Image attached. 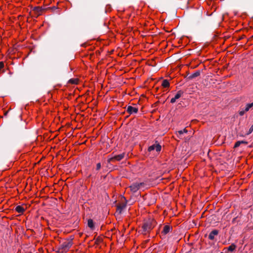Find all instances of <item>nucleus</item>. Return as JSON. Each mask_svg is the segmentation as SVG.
<instances>
[{"mask_svg": "<svg viewBox=\"0 0 253 253\" xmlns=\"http://www.w3.org/2000/svg\"><path fill=\"white\" fill-rule=\"evenodd\" d=\"M156 224L157 222L154 219L149 218L144 220L142 224L141 233L143 235L149 234Z\"/></svg>", "mask_w": 253, "mask_h": 253, "instance_id": "nucleus-1", "label": "nucleus"}, {"mask_svg": "<svg viewBox=\"0 0 253 253\" xmlns=\"http://www.w3.org/2000/svg\"><path fill=\"white\" fill-rule=\"evenodd\" d=\"M73 245L72 239H67L62 243L57 248L58 253H66Z\"/></svg>", "mask_w": 253, "mask_h": 253, "instance_id": "nucleus-2", "label": "nucleus"}, {"mask_svg": "<svg viewBox=\"0 0 253 253\" xmlns=\"http://www.w3.org/2000/svg\"><path fill=\"white\" fill-rule=\"evenodd\" d=\"M126 204L127 200L124 197H122L121 202L116 206L117 212H118L120 214L121 213L123 210L126 208Z\"/></svg>", "mask_w": 253, "mask_h": 253, "instance_id": "nucleus-3", "label": "nucleus"}, {"mask_svg": "<svg viewBox=\"0 0 253 253\" xmlns=\"http://www.w3.org/2000/svg\"><path fill=\"white\" fill-rule=\"evenodd\" d=\"M145 183L144 182H134L131 185L129 186L130 191L133 193L136 192L142 186H144Z\"/></svg>", "mask_w": 253, "mask_h": 253, "instance_id": "nucleus-4", "label": "nucleus"}, {"mask_svg": "<svg viewBox=\"0 0 253 253\" xmlns=\"http://www.w3.org/2000/svg\"><path fill=\"white\" fill-rule=\"evenodd\" d=\"M156 150V151L159 153L162 149V146L161 145L158 143L157 141H155V144L149 146L148 148V151L149 152H151L152 151H153L154 150Z\"/></svg>", "mask_w": 253, "mask_h": 253, "instance_id": "nucleus-5", "label": "nucleus"}, {"mask_svg": "<svg viewBox=\"0 0 253 253\" xmlns=\"http://www.w3.org/2000/svg\"><path fill=\"white\" fill-rule=\"evenodd\" d=\"M219 234V231L217 229H214L212 230L209 235L208 238L209 240L216 242V236H217Z\"/></svg>", "mask_w": 253, "mask_h": 253, "instance_id": "nucleus-6", "label": "nucleus"}, {"mask_svg": "<svg viewBox=\"0 0 253 253\" xmlns=\"http://www.w3.org/2000/svg\"><path fill=\"white\" fill-rule=\"evenodd\" d=\"M125 153H122L118 155H116L114 157L109 159L108 161L109 163L113 162L115 161H120L125 157Z\"/></svg>", "mask_w": 253, "mask_h": 253, "instance_id": "nucleus-7", "label": "nucleus"}, {"mask_svg": "<svg viewBox=\"0 0 253 253\" xmlns=\"http://www.w3.org/2000/svg\"><path fill=\"white\" fill-rule=\"evenodd\" d=\"M126 111L128 114L131 115L133 113H134V114L137 113L138 111V109L137 108L131 106H128L127 107Z\"/></svg>", "mask_w": 253, "mask_h": 253, "instance_id": "nucleus-8", "label": "nucleus"}, {"mask_svg": "<svg viewBox=\"0 0 253 253\" xmlns=\"http://www.w3.org/2000/svg\"><path fill=\"white\" fill-rule=\"evenodd\" d=\"M171 230H172L171 226L168 225H165L163 228V230L161 232V234H162L163 235H165L167 234L168 233H169Z\"/></svg>", "mask_w": 253, "mask_h": 253, "instance_id": "nucleus-9", "label": "nucleus"}, {"mask_svg": "<svg viewBox=\"0 0 253 253\" xmlns=\"http://www.w3.org/2000/svg\"><path fill=\"white\" fill-rule=\"evenodd\" d=\"M44 9L40 6H36L33 8V11L37 14V15H41Z\"/></svg>", "mask_w": 253, "mask_h": 253, "instance_id": "nucleus-10", "label": "nucleus"}, {"mask_svg": "<svg viewBox=\"0 0 253 253\" xmlns=\"http://www.w3.org/2000/svg\"><path fill=\"white\" fill-rule=\"evenodd\" d=\"M236 248V246L234 244H231L228 248H224V250H227L225 251V253H227L228 252H233Z\"/></svg>", "mask_w": 253, "mask_h": 253, "instance_id": "nucleus-11", "label": "nucleus"}, {"mask_svg": "<svg viewBox=\"0 0 253 253\" xmlns=\"http://www.w3.org/2000/svg\"><path fill=\"white\" fill-rule=\"evenodd\" d=\"M201 74V71L200 70L196 71L195 73L190 75L188 79L189 80H192L193 79H194L198 76H199Z\"/></svg>", "mask_w": 253, "mask_h": 253, "instance_id": "nucleus-12", "label": "nucleus"}, {"mask_svg": "<svg viewBox=\"0 0 253 253\" xmlns=\"http://www.w3.org/2000/svg\"><path fill=\"white\" fill-rule=\"evenodd\" d=\"M15 210L18 213L23 214L25 211V209L22 206H17L16 207Z\"/></svg>", "mask_w": 253, "mask_h": 253, "instance_id": "nucleus-13", "label": "nucleus"}, {"mask_svg": "<svg viewBox=\"0 0 253 253\" xmlns=\"http://www.w3.org/2000/svg\"><path fill=\"white\" fill-rule=\"evenodd\" d=\"M87 225L92 230L94 229L95 226L94 223L92 219H89L87 220Z\"/></svg>", "mask_w": 253, "mask_h": 253, "instance_id": "nucleus-14", "label": "nucleus"}, {"mask_svg": "<svg viewBox=\"0 0 253 253\" xmlns=\"http://www.w3.org/2000/svg\"><path fill=\"white\" fill-rule=\"evenodd\" d=\"M79 80L77 78H72L68 81V83L72 84H78Z\"/></svg>", "mask_w": 253, "mask_h": 253, "instance_id": "nucleus-15", "label": "nucleus"}, {"mask_svg": "<svg viewBox=\"0 0 253 253\" xmlns=\"http://www.w3.org/2000/svg\"><path fill=\"white\" fill-rule=\"evenodd\" d=\"M241 144H244L245 145H247L248 144V142L245 141H238L235 143L234 146V148H236L239 147Z\"/></svg>", "mask_w": 253, "mask_h": 253, "instance_id": "nucleus-16", "label": "nucleus"}, {"mask_svg": "<svg viewBox=\"0 0 253 253\" xmlns=\"http://www.w3.org/2000/svg\"><path fill=\"white\" fill-rule=\"evenodd\" d=\"M169 85H170L169 83L168 80H164L163 81V82L162 84V86L164 88L169 87Z\"/></svg>", "mask_w": 253, "mask_h": 253, "instance_id": "nucleus-17", "label": "nucleus"}, {"mask_svg": "<svg viewBox=\"0 0 253 253\" xmlns=\"http://www.w3.org/2000/svg\"><path fill=\"white\" fill-rule=\"evenodd\" d=\"M253 107V102L251 103H248L246 105L245 108L244 109L245 111H249Z\"/></svg>", "mask_w": 253, "mask_h": 253, "instance_id": "nucleus-18", "label": "nucleus"}, {"mask_svg": "<svg viewBox=\"0 0 253 253\" xmlns=\"http://www.w3.org/2000/svg\"><path fill=\"white\" fill-rule=\"evenodd\" d=\"M183 94V91L182 90H179L177 91V93L174 97L176 100L179 99Z\"/></svg>", "mask_w": 253, "mask_h": 253, "instance_id": "nucleus-19", "label": "nucleus"}, {"mask_svg": "<svg viewBox=\"0 0 253 253\" xmlns=\"http://www.w3.org/2000/svg\"><path fill=\"white\" fill-rule=\"evenodd\" d=\"M4 68V63L3 61L0 62V72L1 73H4L5 70Z\"/></svg>", "mask_w": 253, "mask_h": 253, "instance_id": "nucleus-20", "label": "nucleus"}, {"mask_svg": "<svg viewBox=\"0 0 253 253\" xmlns=\"http://www.w3.org/2000/svg\"><path fill=\"white\" fill-rule=\"evenodd\" d=\"M111 11V5L109 4L107 5L105 7V12L107 13L108 12H110Z\"/></svg>", "mask_w": 253, "mask_h": 253, "instance_id": "nucleus-21", "label": "nucleus"}, {"mask_svg": "<svg viewBox=\"0 0 253 253\" xmlns=\"http://www.w3.org/2000/svg\"><path fill=\"white\" fill-rule=\"evenodd\" d=\"M177 135H178V137L180 139H182V135L183 134L182 130L178 131L177 132Z\"/></svg>", "mask_w": 253, "mask_h": 253, "instance_id": "nucleus-22", "label": "nucleus"}, {"mask_svg": "<svg viewBox=\"0 0 253 253\" xmlns=\"http://www.w3.org/2000/svg\"><path fill=\"white\" fill-rule=\"evenodd\" d=\"M246 112H247L245 111L244 109H242V110H240L239 111V114L240 115V116H243L245 114V113Z\"/></svg>", "mask_w": 253, "mask_h": 253, "instance_id": "nucleus-23", "label": "nucleus"}, {"mask_svg": "<svg viewBox=\"0 0 253 253\" xmlns=\"http://www.w3.org/2000/svg\"><path fill=\"white\" fill-rule=\"evenodd\" d=\"M253 131V125L250 128L248 132L247 133V135H249L250 134H251V133H252V132Z\"/></svg>", "mask_w": 253, "mask_h": 253, "instance_id": "nucleus-24", "label": "nucleus"}, {"mask_svg": "<svg viewBox=\"0 0 253 253\" xmlns=\"http://www.w3.org/2000/svg\"><path fill=\"white\" fill-rule=\"evenodd\" d=\"M101 164L100 163H97L96 165V170H99L101 169Z\"/></svg>", "mask_w": 253, "mask_h": 253, "instance_id": "nucleus-25", "label": "nucleus"}, {"mask_svg": "<svg viewBox=\"0 0 253 253\" xmlns=\"http://www.w3.org/2000/svg\"><path fill=\"white\" fill-rule=\"evenodd\" d=\"M176 100V99L174 97L172 98L170 100V103H174L175 102Z\"/></svg>", "mask_w": 253, "mask_h": 253, "instance_id": "nucleus-26", "label": "nucleus"}, {"mask_svg": "<svg viewBox=\"0 0 253 253\" xmlns=\"http://www.w3.org/2000/svg\"><path fill=\"white\" fill-rule=\"evenodd\" d=\"M245 38V36L244 35H243L242 36H241L240 38H239V39H238V41H241V40H243V39H244Z\"/></svg>", "mask_w": 253, "mask_h": 253, "instance_id": "nucleus-27", "label": "nucleus"}, {"mask_svg": "<svg viewBox=\"0 0 253 253\" xmlns=\"http://www.w3.org/2000/svg\"><path fill=\"white\" fill-rule=\"evenodd\" d=\"M182 131H183V133L188 132V130L186 128L183 129L182 130Z\"/></svg>", "mask_w": 253, "mask_h": 253, "instance_id": "nucleus-28", "label": "nucleus"}, {"mask_svg": "<svg viewBox=\"0 0 253 253\" xmlns=\"http://www.w3.org/2000/svg\"><path fill=\"white\" fill-rule=\"evenodd\" d=\"M7 113H8V112H5L4 113V115L5 116H6V115H7Z\"/></svg>", "mask_w": 253, "mask_h": 253, "instance_id": "nucleus-29", "label": "nucleus"}]
</instances>
